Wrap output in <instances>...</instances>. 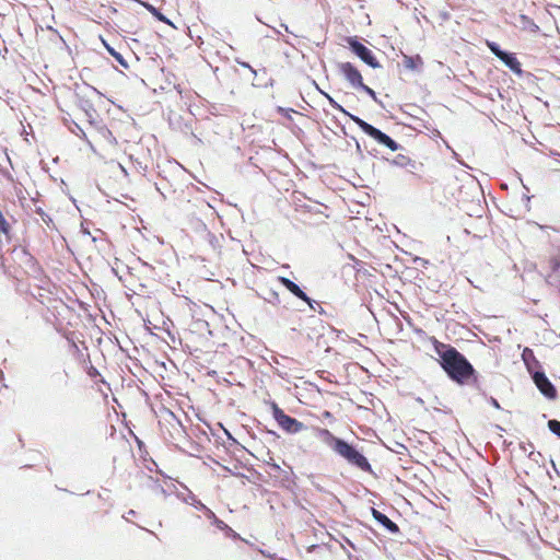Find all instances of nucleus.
<instances>
[{
  "instance_id": "16",
  "label": "nucleus",
  "mask_w": 560,
  "mask_h": 560,
  "mask_svg": "<svg viewBox=\"0 0 560 560\" xmlns=\"http://www.w3.org/2000/svg\"><path fill=\"white\" fill-rule=\"evenodd\" d=\"M256 295L259 299H262L265 302L272 304L273 306H278L281 302L279 293L273 289H264L261 291H256Z\"/></svg>"
},
{
  "instance_id": "13",
  "label": "nucleus",
  "mask_w": 560,
  "mask_h": 560,
  "mask_svg": "<svg viewBox=\"0 0 560 560\" xmlns=\"http://www.w3.org/2000/svg\"><path fill=\"white\" fill-rule=\"evenodd\" d=\"M522 360L532 377L535 375V372L544 371L540 362L536 359L535 353L532 349L525 348L523 350Z\"/></svg>"
},
{
  "instance_id": "11",
  "label": "nucleus",
  "mask_w": 560,
  "mask_h": 560,
  "mask_svg": "<svg viewBox=\"0 0 560 560\" xmlns=\"http://www.w3.org/2000/svg\"><path fill=\"white\" fill-rule=\"evenodd\" d=\"M350 119L355 122L360 129L371 138H373L377 143H382L384 138L386 137V133L382 130L377 129L376 127L372 126L371 124L366 122L362 118L355 115H350Z\"/></svg>"
},
{
  "instance_id": "7",
  "label": "nucleus",
  "mask_w": 560,
  "mask_h": 560,
  "mask_svg": "<svg viewBox=\"0 0 560 560\" xmlns=\"http://www.w3.org/2000/svg\"><path fill=\"white\" fill-rule=\"evenodd\" d=\"M536 387L539 392L548 399H555L558 396L557 389L553 384L546 376L545 372H535V375L532 377Z\"/></svg>"
},
{
  "instance_id": "12",
  "label": "nucleus",
  "mask_w": 560,
  "mask_h": 560,
  "mask_svg": "<svg viewBox=\"0 0 560 560\" xmlns=\"http://www.w3.org/2000/svg\"><path fill=\"white\" fill-rule=\"evenodd\" d=\"M75 104L85 114L88 121L93 124L97 114L91 100L82 92H75Z\"/></svg>"
},
{
  "instance_id": "5",
  "label": "nucleus",
  "mask_w": 560,
  "mask_h": 560,
  "mask_svg": "<svg viewBox=\"0 0 560 560\" xmlns=\"http://www.w3.org/2000/svg\"><path fill=\"white\" fill-rule=\"evenodd\" d=\"M348 44L350 46L351 51L357 55L363 62L369 65L370 67L376 69L381 68L380 62L374 56L373 51L368 48L365 45L360 43L355 37H349Z\"/></svg>"
},
{
  "instance_id": "27",
  "label": "nucleus",
  "mask_w": 560,
  "mask_h": 560,
  "mask_svg": "<svg viewBox=\"0 0 560 560\" xmlns=\"http://www.w3.org/2000/svg\"><path fill=\"white\" fill-rule=\"evenodd\" d=\"M73 126L74 127L71 129V131L80 138H85V132L83 129L77 122H74Z\"/></svg>"
},
{
  "instance_id": "25",
  "label": "nucleus",
  "mask_w": 560,
  "mask_h": 560,
  "mask_svg": "<svg viewBox=\"0 0 560 560\" xmlns=\"http://www.w3.org/2000/svg\"><path fill=\"white\" fill-rule=\"evenodd\" d=\"M10 230H11V226L10 224L8 223V221L5 220L4 215L2 214V212L0 211V232L5 234V235H9L10 233Z\"/></svg>"
},
{
  "instance_id": "32",
  "label": "nucleus",
  "mask_w": 560,
  "mask_h": 560,
  "mask_svg": "<svg viewBox=\"0 0 560 560\" xmlns=\"http://www.w3.org/2000/svg\"><path fill=\"white\" fill-rule=\"evenodd\" d=\"M314 307H315V310H313L314 312H318L319 314L325 313L324 308L317 302H316V304H314Z\"/></svg>"
},
{
  "instance_id": "8",
  "label": "nucleus",
  "mask_w": 560,
  "mask_h": 560,
  "mask_svg": "<svg viewBox=\"0 0 560 560\" xmlns=\"http://www.w3.org/2000/svg\"><path fill=\"white\" fill-rule=\"evenodd\" d=\"M338 70L352 88L358 89L360 85H362V75L351 62L338 63Z\"/></svg>"
},
{
  "instance_id": "9",
  "label": "nucleus",
  "mask_w": 560,
  "mask_h": 560,
  "mask_svg": "<svg viewBox=\"0 0 560 560\" xmlns=\"http://www.w3.org/2000/svg\"><path fill=\"white\" fill-rule=\"evenodd\" d=\"M278 281L295 298L307 303L311 310H315L316 301L311 299L295 282L285 277H278Z\"/></svg>"
},
{
  "instance_id": "33",
  "label": "nucleus",
  "mask_w": 560,
  "mask_h": 560,
  "mask_svg": "<svg viewBox=\"0 0 560 560\" xmlns=\"http://www.w3.org/2000/svg\"><path fill=\"white\" fill-rule=\"evenodd\" d=\"M431 132H432V136H434V137H441L440 131L438 129H435V128L432 129Z\"/></svg>"
},
{
  "instance_id": "1",
  "label": "nucleus",
  "mask_w": 560,
  "mask_h": 560,
  "mask_svg": "<svg viewBox=\"0 0 560 560\" xmlns=\"http://www.w3.org/2000/svg\"><path fill=\"white\" fill-rule=\"evenodd\" d=\"M438 353L442 369L453 382L471 386L482 396H487L480 375L463 353L450 345H442Z\"/></svg>"
},
{
  "instance_id": "31",
  "label": "nucleus",
  "mask_w": 560,
  "mask_h": 560,
  "mask_svg": "<svg viewBox=\"0 0 560 560\" xmlns=\"http://www.w3.org/2000/svg\"><path fill=\"white\" fill-rule=\"evenodd\" d=\"M342 539H343V541H345L349 547H351L353 550H357L355 545H354L350 539H348V538H347V537H345V536L342 537Z\"/></svg>"
},
{
  "instance_id": "36",
  "label": "nucleus",
  "mask_w": 560,
  "mask_h": 560,
  "mask_svg": "<svg viewBox=\"0 0 560 560\" xmlns=\"http://www.w3.org/2000/svg\"><path fill=\"white\" fill-rule=\"evenodd\" d=\"M341 548L343 549V551L346 552V555L348 556V558L351 557V553L346 549V547L343 545H341Z\"/></svg>"
},
{
  "instance_id": "26",
  "label": "nucleus",
  "mask_w": 560,
  "mask_h": 560,
  "mask_svg": "<svg viewBox=\"0 0 560 560\" xmlns=\"http://www.w3.org/2000/svg\"><path fill=\"white\" fill-rule=\"evenodd\" d=\"M358 90H361V91L365 92L369 96H371L373 98L374 102L380 103V101H378V98L376 96L375 91L372 90L370 86H368L364 83H362V85H360L358 88Z\"/></svg>"
},
{
  "instance_id": "40",
  "label": "nucleus",
  "mask_w": 560,
  "mask_h": 560,
  "mask_svg": "<svg viewBox=\"0 0 560 560\" xmlns=\"http://www.w3.org/2000/svg\"><path fill=\"white\" fill-rule=\"evenodd\" d=\"M273 33H275L276 35H278V36H279V35H281V32H280L279 30H276V28H273Z\"/></svg>"
},
{
  "instance_id": "24",
  "label": "nucleus",
  "mask_w": 560,
  "mask_h": 560,
  "mask_svg": "<svg viewBox=\"0 0 560 560\" xmlns=\"http://www.w3.org/2000/svg\"><path fill=\"white\" fill-rule=\"evenodd\" d=\"M547 425H548V429L550 430V432H552L555 435L560 438V421L559 420L551 419L548 421Z\"/></svg>"
},
{
  "instance_id": "6",
  "label": "nucleus",
  "mask_w": 560,
  "mask_h": 560,
  "mask_svg": "<svg viewBox=\"0 0 560 560\" xmlns=\"http://www.w3.org/2000/svg\"><path fill=\"white\" fill-rule=\"evenodd\" d=\"M268 466L272 470V472L269 474L277 480L279 487L287 490H292L295 487L294 472L291 467H289V469H282L276 463H268Z\"/></svg>"
},
{
  "instance_id": "35",
  "label": "nucleus",
  "mask_w": 560,
  "mask_h": 560,
  "mask_svg": "<svg viewBox=\"0 0 560 560\" xmlns=\"http://www.w3.org/2000/svg\"><path fill=\"white\" fill-rule=\"evenodd\" d=\"M281 27H282V31H285L287 33H291V32L289 31V27H288V25H287V24H283V23H282V24H281Z\"/></svg>"
},
{
  "instance_id": "38",
  "label": "nucleus",
  "mask_w": 560,
  "mask_h": 560,
  "mask_svg": "<svg viewBox=\"0 0 560 560\" xmlns=\"http://www.w3.org/2000/svg\"><path fill=\"white\" fill-rule=\"evenodd\" d=\"M283 40H284V43H285V44H289V45H291L292 47H294V44H293V43H291L288 38H284Z\"/></svg>"
},
{
  "instance_id": "42",
  "label": "nucleus",
  "mask_w": 560,
  "mask_h": 560,
  "mask_svg": "<svg viewBox=\"0 0 560 560\" xmlns=\"http://www.w3.org/2000/svg\"><path fill=\"white\" fill-rule=\"evenodd\" d=\"M279 560H285V559H283V558H280Z\"/></svg>"
},
{
  "instance_id": "15",
  "label": "nucleus",
  "mask_w": 560,
  "mask_h": 560,
  "mask_svg": "<svg viewBox=\"0 0 560 560\" xmlns=\"http://www.w3.org/2000/svg\"><path fill=\"white\" fill-rule=\"evenodd\" d=\"M499 59L515 74H523L521 62L516 58L515 54L505 51Z\"/></svg>"
},
{
  "instance_id": "19",
  "label": "nucleus",
  "mask_w": 560,
  "mask_h": 560,
  "mask_svg": "<svg viewBox=\"0 0 560 560\" xmlns=\"http://www.w3.org/2000/svg\"><path fill=\"white\" fill-rule=\"evenodd\" d=\"M103 43H104V46L107 49V51L110 54V56H113L115 58V60L121 67H124L125 69H128L129 66H128V62L126 61V59L124 58V56L120 52H118L117 50H115V48L109 46L105 40H103Z\"/></svg>"
},
{
  "instance_id": "29",
  "label": "nucleus",
  "mask_w": 560,
  "mask_h": 560,
  "mask_svg": "<svg viewBox=\"0 0 560 560\" xmlns=\"http://www.w3.org/2000/svg\"><path fill=\"white\" fill-rule=\"evenodd\" d=\"M189 499L191 500L190 504H192L196 509L200 510V505L198 504V502H201L200 500H198L192 493L189 495Z\"/></svg>"
},
{
  "instance_id": "18",
  "label": "nucleus",
  "mask_w": 560,
  "mask_h": 560,
  "mask_svg": "<svg viewBox=\"0 0 560 560\" xmlns=\"http://www.w3.org/2000/svg\"><path fill=\"white\" fill-rule=\"evenodd\" d=\"M520 24L523 30H527L533 33H536L539 31V26L534 22L533 19H530L527 15H524V14L520 15Z\"/></svg>"
},
{
  "instance_id": "34",
  "label": "nucleus",
  "mask_w": 560,
  "mask_h": 560,
  "mask_svg": "<svg viewBox=\"0 0 560 560\" xmlns=\"http://www.w3.org/2000/svg\"><path fill=\"white\" fill-rule=\"evenodd\" d=\"M155 490H156L158 492H161L162 494H164V493H165V490H164L161 486H159V485H156V486H155Z\"/></svg>"
},
{
  "instance_id": "14",
  "label": "nucleus",
  "mask_w": 560,
  "mask_h": 560,
  "mask_svg": "<svg viewBox=\"0 0 560 560\" xmlns=\"http://www.w3.org/2000/svg\"><path fill=\"white\" fill-rule=\"evenodd\" d=\"M372 515L374 520L381 524L383 527H385L390 534H397L399 533L398 525L393 522L388 516H386L384 513L380 512L378 510L372 508L371 509Z\"/></svg>"
},
{
  "instance_id": "3",
  "label": "nucleus",
  "mask_w": 560,
  "mask_h": 560,
  "mask_svg": "<svg viewBox=\"0 0 560 560\" xmlns=\"http://www.w3.org/2000/svg\"><path fill=\"white\" fill-rule=\"evenodd\" d=\"M385 161L392 166L405 168L410 175H412L413 178L418 180L424 179V164L422 162L413 160L402 153H398L393 159H385Z\"/></svg>"
},
{
  "instance_id": "10",
  "label": "nucleus",
  "mask_w": 560,
  "mask_h": 560,
  "mask_svg": "<svg viewBox=\"0 0 560 560\" xmlns=\"http://www.w3.org/2000/svg\"><path fill=\"white\" fill-rule=\"evenodd\" d=\"M201 511L205 513L206 517L210 520L211 524L214 525L218 529L225 533L228 537L233 539H238L240 535L234 532L229 525H226L222 520L218 518L217 515L207 508L202 502H198Z\"/></svg>"
},
{
  "instance_id": "20",
  "label": "nucleus",
  "mask_w": 560,
  "mask_h": 560,
  "mask_svg": "<svg viewBox=\"0 0 560 560\" xmlns=\"http://www.w3.org/2000/svg\"><path fill=\"white\" fill-rule=\"evenodd\" d=\"M145 8L149 12L152 13L153 16H155L159 21L164 22L166 24L173 25L172 22L163 14L159 9L153 7L152 4L147 3Z\"/></svg>"
},
{
  "instance_id": "39",
  "label": "nucleus",
  "mask_w": 560,
  "mask_h": 560,
  "mask_svg": "<svg viewBox=\"0 0 560 560\" xmlns=\"http://www.w3.org/2000/svg\"><path fill=\"white\" fill-rule=\"evenodd\" d=\"M86 88H88V89H90V90H92V91H93V92H95V93H98V91H97L95 88H93V86L86 85Z\"/></svg>"
},
{
  "instance_id": "17",
  "label": "nucleus",
  "mask_w": 560,
  "mask_h": 560,
  "mask_svg": "<svg viewBox=\"0 0 560 560\" xmlns=\"http://www.w3.org/2000/svg\"><path fill=\"white\" fill-rule=\"evenodd\" d=\"M404 66L410 70H420L423 66V61L419 55L404 56Z\"/></svg>"
},
{
  "instance_id": "2",
  "label": "nucleus",
  "mask_w": 560,
  "mask_h": 560,
  "mask_svg": "<svg viewBox=\"0 0 560 560\" xmlns=\"http://www.w3.org/2000/svg\"><path fill=\"white\" fill-rule=\"evenodd\" d=\"M316 436L350 465L362 471L372 472V466L366 457L347 441L335 436L328 429L324 428H316Z\"/></svg>"
},
{
  "instance_id": "41",
  "label": "nucleus",
  "mask_w": 560,
  "mask_h": 560,
  "mask_svg": "<svg viewBox=\"0 0 560 560\" xmlns=\"http://www.w3.org/2000/svg\"><path fill=\"white\" fill-rule=\"evenodd\" d=\"M82 231H83V233H84V234H88V235H90V232H89V230H86V229H83Z\"/></svg>"
},
{
  "instance_id": "30",
  "label": "nucleus",
  "mask_w": 560,
  "mask_h": 560,
  "mask_svg": "<svg viewBox=\"0 0 560 560\" xmlns=\"http://www.w3.org/2000/svg\"><path fill=\"white\" fill-rule=\"evenodd\" d=\"M489 402L497 409H501L499 401L494 397L489 398Z\"/></svg>"
},
{
  "instance_id": "28",
  "label": "nucleus",
  "mask_w": 560,
  "mask_h": 560,
  "mask_svg": "<svg viewBox=\"0 0 560 560\" xmlns=\"http://www.w3.org/2000/svg\"><path fill=\"white\" fill-rule=\"evenodd\" d=\"M236 63H238L240 66L244 67V68H247L250 70L252 73L254 74H257L256 70L246 61H241L240 59H235Z\"/></svg>"
},
{
  "instance_id": "37",
  "label": "nucleus",
  "mask_w": 560,
  "mask_h": 560,
  "mask_svg": "<svg viewBox=\"0 0 560 560\" xmlns=\"http://www.w3.org/2000/svg\"><path fill=\"white\" fill-rule=\"evenodd\" d=\"M135 514H136V512H135L133 510H129V511L127 512V515H128V516H132V515H135Z\"/></svg>"
},
{
  "instance_id": "21",
  "label": "nucleus",
  "mask_w": 560,
  "mask_h": 560,
  "mask_svg": "<svg viewBox=\"0 0 560 560\" xmlns=\"http://www.w3.org/2000/svg\"><path fill=\"white\" fill-rule=\"evenodd\" d=\"M322 94L325 95V97L328 100L329 104L337 110L341 112L346 116L350 118L351 113H349L347 109H345L339 103L335 101L329 94L322 91Z\"/></svg>"
},
{
  "instance_id": "22",
  "label": "nucleus",
  "mask_w": 560,
  "mask_h": 560,
  "mask_svg": "<svg viewBox=\"0 0 560 560\" xmlns=\"http://www.w3.org/2000/svg\"><path fill=\"white\" fill-rule=\"evenodd\" d=\"M381 144L387 147L392 151H398L402 149V147L399 143H397L394 139H392L388 135H386Z\"/></svg>"
},
{
  "instance_id": "23",
  "label": "nucleus",
  "mask_w": 560,
  "mask_h": 560,
  "mask_svg": "<svg viewBox=\"0 0 560 560\" xmlns=\"http://www.w3.org/2000/svg\"><path fill=\"white\" fill-rule=\"evenodd\" d=\"M487 46L497 58H500L505 52V50L501 49L499 44L494 42H487Z\"/></svg>"
},
{
  "instance_id": "4",
  "label": "nucleus",
  "mask_w": 560,
  "mask_h": 560,
  "mask_svg": "<svg viewBox=\"0 0 560 560\" xmlns=\"http://www.w3.org/2000/svg\"><path fill=\"white\" fill-rule=\"evenodd\" d=\"M269 405L273 419L283 431L290 434H294L305 429L304 423L284 413V411L277 405V402L270 401Z\"/></svg>"
}]
</instances>
